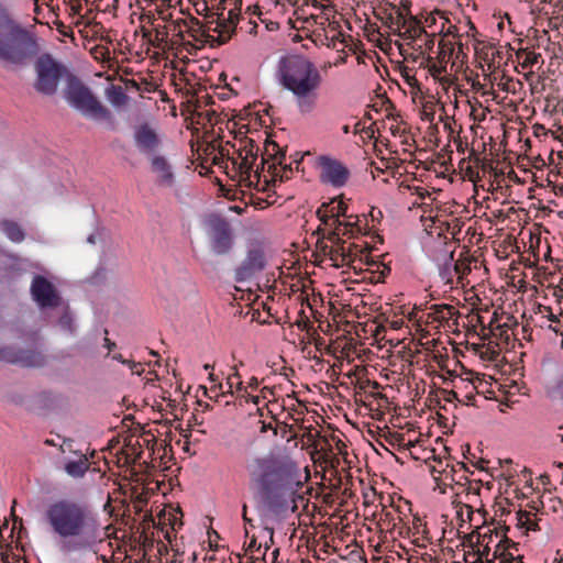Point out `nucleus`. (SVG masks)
I'll use <instances>...</instances> for the list:
<instances>
[{"label": "nucleus", "mask_w": 563, "mask_h": 563, "mask_svg": "<svg viewBox=\"0 0 563 563\" xmlns=\"http://www.w3.org/2000/svg\"><path fill=\"white\" fill-rule=\"evenodd\" d=\"M53 540L64 553L92 551L103 541L104 526L85 500L64 497L49 503L43 515Z\"/></svg>", "instance_id": "f257e3e1"}, {"label": "nucleus", "mask_w": 563, "mask_h": 563, "mask_svg": "<svg viewBox=\"0 0 563 563\" xmlns=\"http://www.w3.org/2000/svg\"><path fill=\"white\" fill-rule=\"evenodd\" d=\"M246 471L250 486L256 490L269 510L276 514L296 511L302 481L295 462L268 454L253 459L246 465Z\"/></svg>", "instance_id": "f03ea898"}, {"label": "nucleus", "mask_w": 563, "mask_h": 563, "mask_svg": "<svg viewBox=\"0 0 563 563\" xmlns=\"http://www.w3.org/2000/svg\"><path fill=\"white\" fill-rule=\"evenodd\" d=\"M276 78L292 95L300 114H310L316 109L322 76L317 65L307 56L292 54L280 57Z\"/></svg>", "instance_id": "7ed1b4c3"}, {"label": "nucleus", "mask_w": 563, "mask_h": 563, "mask_svg": "<svg viewBox=\"0 0 563 563\" xmlns=\"http://www.w3.org/2000/svg\"><path fill=\"white\" fill-rule=\"evenodd\" d=\"M26 32L14 21L8 8L0 3V60L21 65L27 57Z\"/></svg>", "instance_id": "20e7f679"}, {"label": "nucleus", "mask_w": 563, "mask_h": 563, "mask_svg": "<svg viewBox=\"0 0 563 563\" xmlns=\"http://www.w3.org/2000/svg\"><path fill=\"white\" fill-rule=\"evenodd\" d=\"M65 98L73 108L86 117L102 120L111 119V112L103 107L92 95L91 90L75 76H69L67 79Z\"/></svg>", "instance_id": "39448f33"}, {"label": "nucleus", "mask_w": 563, "mask_h": 563, "mask_svg": "<svg viewBox=\"0 0 563 563\" xmlns=\"http://www.w3.org/2000/svg\"><path fill=\"white\" fill-rule=\"evenodd\" d=\"M35 71L34 88L36 91L42 95L52 96L57 91L66 69L49 55H43L35 63Z\"/></svg>", "instance_id": "423d86ee"}, {"label": "nucleus", "mask_w": 563, "mask_h": 563, "mask_svg": "<svg viewBox=\"0 0 563 563\" xmlns=\"http://www.w3.org/2000/svg\"><path fill=\"white\" fill-rule=\"evenodd\" d=\"M316 167L320 183L333 188L344 187L350 178V169L341 161L328 155L318 156Z\"/></svg>", "instance_id": "0eeeda50"}, {"label": "nucleus", "mask_w": 563, "mask_h": 563, "mask_svg": "<svg viewBox=\"0 0 563 563\" xmlns=\"http://www.w3.org/2000/svg\"><path fill=\"white\" fill-rule=\"evenodd\" d=\"M328 240L332 245L327 246L324 251L334 267L339 268L351 265L356 260L358 253L357 246L342 240L340 232L331 231L328 235Z\"/></svg>", "instance_id": "6e6552de"}, {"label": "nucleus", "mask_w": 563, "mask_h": 563, "mask_svg": "<svg viewBox=\"0 0 563 563\" xmlns=\"http://www.w3.org/2000/svg\"><path fill=\"white\" fill-rule=\"evenodd\" d=\"M265 265L266 260L263 250L260 247L250 249L245 258L235 268V282L243 283L254 278L265 268Z\"/></svg>", "instance_id": "1a4fd4ad"}, {"label": "nucleus", "mask_w": 563, "mask_h": 563, "mask_svg": "<svg viewBox=\"0 0 563 563\" xmlns=\"http://www.w3.org/2000/svg\"><path fill=\"white\" fill-rule=\"evenodd\" d=\"M133 140L140 153L152 157L162 145V137L154 126L148 123L139 124L134 129Z\"/></svg>", "instance_id": "9d476101"}, {"label": "nucleus", "mask_w": 563, "mask_h": 563, "mask_svg": "<svg viewBox=\"0 0 563 563\" xmlns=\"http://www.w3.org/2000/svg\"><path fill=\"white\" fill-rule=\"evenodd\" d=\"M30 290L33 300L41 308H54L59 305V296L54 285L42 275L34 276Z\"/></svg>", "instance_id": "9b49d317"}, {"label": "nucleus", "mask_w": 563, "mask_h": 563, "mask_svg": "<svg viewBox=\"0 0 563 563\" xmlns=\"http://www.w3.org/2000/svg\"><path fill=\"white\" fill-rule=\"evenodd\" d=\"M0 361L26 367H37L45 363V357L38 350H19L13 346H4L0 349Z\"/></svg>", "instance_id": "f8f14e48"}, {"label": "nucleus", "mask_w": 563, "mask_h": 563, "mask_svg": "<svg viewBox=\"0 0 563 563\" xmlns=\"http://www.w3.org/2000/svg\"><path fill=\"white\" fill-rule=\"evenodd\" d=\"M151 170L155 174L158 187L172 188L176 184V176L169 161L163 155L150 157Z\"/></svg>", "instance_id": "ddd939ff"}, {"label": "nucleus", "mask_w": 563, "mask_h": 563, "mask_svg": "<svg viewBox=\"0 0 563 563\" xmlns=\"http://www.w3.org/2000/svg\"><path fill=\"white\" fill-rule=\"evenodd\" d=\"M233 246L232 230L228 222L222 221L213 229L211 250L217 255L228 254Z\"/></svg>", "instance_id": "4468645a"}, {"label": "nucleus", "mask_w": 563, "mask_h": 563, "mask_svg": "<svg viewBox=\"0 0 563 563\" xmlns=\"http://www.w3.org/2000/svg\"><path fill=\"white\" fill-rule=\"evenodd\" d=\"M240 162L236 163L239 165L240 173L243 177L251 179L252 175L258 179V167L255 168V164L257 161V152L253 151V146L251 148L245 150L244 152L239 153Z\"/></svg>", "instance_id": "2eb2a0df"}, {"label": "nucleus", "mask_w": 563, "mask_h": 563, "mask_svg": "<svg viewBox=\"0 0 563 563\" xmlns=\"http://www.w3.org/2000/svg\"><path fill=\"white\" fill-rule=\"evenodd\" d=\"M422 35L428 36L420 22L412 15L408 16L400 37L405 40L416 41Z\"/></svg>", "instance_id": "dca6fc26"}, {"label": "nucleus", "mask_w": 563, "mask_h": 563, "mask_svg": "<svg viewBox=\"0 0 563 563\" xmlns=\"http://www.w3.org/2000/svg\"><path fill=\"white\" fill-rule=\"evenodd\" d=\"M64 470L69 476L80 478L89 470V461L86 456H80L78 460L68 461Z\"/></svg>", "instance_id": "f3484780"}, {"label": "nucleus", "mask_w": 563, "mask_h": 563, "mask_svg": "<svg viewBox=\"0 0 563 563\" xmlns=\"http://www.w3.org/2000/svg\"><path fill=\"white\" fill-rule=\"evenodd\" d=\"M1 228L7 235V238L14 242L20 243L24 240L25 234L22 228L14 221L11 220H3L1 222Z\"/></svg>", "instance_id": "a211bd4d"}, {"label": "nucleus", "mask_w": 563, "mask_h": 563, "mask_svg": "<svg viewBox=\"0 0 563 563\" xmlns=\"http://www.w3.org/2000/svg\"><path fill=\"white\" fill-rule=\"evenodd\" d=\"M329 207L325 206V202L321 205V207L317 210V216L319 220L330 228L332 231L340 232L341 230V220L334 219L333 216L329 212Z\"/></svg>", "instance_id": "6ab92c4d"}, {"label": "nucleus", "mask_w": 563, "mask_h": 563, "mask_svg": "<svg viewBox=\"0 0 563 563\" xmlns=\"http://www.w3.org/2000/svg\"><path fill=\"white\" fill-rule=\"evenodd\" d=\"M408 16L399 10H396L395 14H390L387 19V26L394 34L400 36L401 31L406 24Z\"/></svg>", "instance_id": "aec40b11"}, {"label": "nucleus", "mask_w": 563, "mask_h": 563, "mask_svg": "<svg viewBox=\"0 0 563 563\" xmlns=\"http://www.w3.org/2000/svg\"><path fill=\"white\" fill-rule=\"evenodd\" d=\"M225 385L229 386V393L231 396L244 390V384L241 379L238 365L232 367V373L227 377Z\"/></svg>", "instance_id": "412c9836"}, {"label": "nucleus", "mask_w": 563, "mask_h": 563, "mask_svg": "<svg viewBox=\"0 0 563 563\" xmlns=\"http://www.w3.org/2000/svg\"><path fill=\"white\" fill-rule=\"evenodd\" d=\"M107 99L115 107L125 103L128 97L121 86L110 85L106 89Z\"/></svg>", "instance_id": "4be33fe9"}, {"label": "nucleus", "mask_w": 563, "mask_h": 563, "mask_svg": "<svg viewBox=\"0 0 563 563\" xmlns=\"http://www.w3.org/2000/svg\"><path fill=\"white\" fill-rule=\"evenodd\" d=\"M268 549L269 545L267 543H265V545L257 543V540L253 537L247 544L246 551L253 560H265Z\"/></svg>", "instance_id": "5701e85b"}, {"label": "nucleus", "mask_w": 563, "mask_h": 563, "mask_svg": "<svg viewBox=\"0 0 563 563\" xmlns=\"http://www.w3.org/2000/svg\"><path fill=\"white\" fill-rule=\"evenodd\" d=\"M539 10L545 15H556L563 12V0H542Z\"/></svg>", "instance_id": "b1692460"}, {"label": "nucleus", "mask_w": 563, "mask_h": 563, "mask_svg": "<svg viewBox=\"0 0 563 563\" xmlns=\"http://www.w3.org/2000/svg\"><path fill=\"white\" fill-rule=\"evenodd\" d=\"M518 58H521L520 65L522 68H532L539 63L541 54L534 51L523 49L517 54Z\"/></svg>", "instance_id": "393cba45"}, {"label": "nucleus", "mask_w": 563, "mask_h": 563, "mask_svg": "<svg viewBox=\"0 0 563 563\" xmlns=\"http://www.w3.org/2000/svg\"><path fill=\"white\" fill-rule=\"evenodd\" d=\"M325 206L329 207V212L334 219L340 220L341 217H346L347 205L344 201L332 199L330 202H325Z\"/></svg>", "instance_id": "a878e982"}, {"label": "nucleus", "mask_w": 563, "mask_h": 563, "mask_svg": "<svg viewBox=\"0 0 563 563\" xmlns=\"http://www.w3.org/2000/svg\"><path fill=\"white\" fill-rule=\"evenodd\" d=\"M507 553L506 549L498 544L493 553V556L489 558V549L486 547L478 555V558L473 563H498V559L495 555Z\"/></svg>", "instance_id": "bb28decb"}, {"label": "nucleus", "mask_w": 563, "mask_h": 563, "mask_svg": "<svg viewBox=\"0 0 563 563\" xmlns=\"http://www.w3.org/2000/svg\"><path fill=\"white\" fill-rule=\"evenodd\" d=\"M345 220H341V230H340V236L341 235H353L355 231L356 222L358 221L357 216L350 214L344 217Z\"/></svg>", "instance_id": "cd10ccee"}, {"label": "nucleus", "mask_w": 563, "mask_h": 563, "mask_svg": "<svg viewBox=\"0 0 563 563\" xmlns=\"http://www.w3.org/2000/svg\"><path fill=\"white\" fill-rule=\"evenodd\" d=\"M430 473L433 476L434 481L441 482L449 477V472L445 468H442V462L439 461L438 465H433L430 467Z\"/></svg>", "instance_id": "c85d7f7f"}, {"label": "nucleus", "mask_w": 563, "mask_h": 563, "mask_svg": "<svg viewBox=\"0 0 563 563\" xmlns=\"http://www.w3.org/2000/svg\"><path fill=\"white\" fill-rule=\"evenodd\" d=\"M113 360H115V361H118V362H120L122 364L129 365V367L131 368L133 374H139L140 375L143 372V368H142L141 364L135 363L133 361H128V360L123 358L122 354H114L113 355Z\"/></svg>", "instance_id": "c756f323"}, {"label": "nucleus", "mask_w": 563, "mask_h": 563, "mask_svg": "<svg viewBox=\"0 0 563 563\" xmlns=\"http://www.w3.org/2000/svg\"><path fill=\"white\" fill-rule=\"evenodd\" d=\"M59 325L71 333L75 331L74 320L69 313H64L60 317Z\"/></svg>", "instance_id": "7c9ffc66"}, {"label": "nucleus", "mask_w": 563, "mask_h": 563, "mask_svg": "<svg viewBox=\"0 0 563 563\" xmlns=\"http://www.w3.org/2000/svg\"><path fill=\"white\" fill-rule=\"evenodd\" d=\"M13 538V528H9V522L5 520L3 525H0V542H7L8 539Z\"/></svg>", "instance_id": "2f4dec72"}, {"label": "nucleus", "mask_w": 563, "mask_h": 563, "mask_svg": "<svg viewBox=\"0 0 563 563\" xmlns=\"http://www.w3.org/2000/svg\"><path fill=\"white\" fill-rule=\"evenodd\" d=\"M210 391L212 394H214V396H218L219 393H221L222 395L230 394L229 393V386H227L225 384H222V383H219V384L212 386L210 388Z\"/></svg>", "instance_id": "473e14b6"}, {"label": "nucleus", "mask_w": 563, "mask_h": 563, "mask_svg": "<svg viewBox=\"0 0 563 563\" xmlns=\"http://www.w3.org/2000/svg\"><path fill=\"white\" fill-rule=\"evenodd\" d=\"M251 393L249 391V387L244 386V390L240 394H235L234 396L240 399H244L245 402H250L251 399Z\"/></svg>", "instance_id": "72a5a7b5"}, {"label": "nucleus", "mask_w": 563, "mask_h": 563, "mask_svg": "<svg viewBox=\"0 0 563 563\" xmlns=\"http://www.w3.org/2000/svg\"><path fill=\"white\" fill-rule=\"evenodd\" d=\"M258 385H260V382L256 377H251L247 382L246 385H244L245 387H249V389L251 390H256L258 388Z\"/></svg>", "instance_id": "f704fd0d"}, {"label": "nucleus", "mask_w": 563, "mask_h": 563, "mask_svg": "<svg viewBox=\"0 0 563 563\" xmlns=\"http://www.w3.org/2000/svg\"><path fill=\"white\" fill-rule=\"evenodd\" d=\"M441 276H442V279H445L446 284H451L452 283L450 269H443L441 272Z\"/></svg>", "instance_id": "c9c22d12"}, {"label": "nucleus", "mask_w": 563, "mask_h": 563, "mask_svg": "<svg viewBox=\"0 0 563 563\" xmlns=\"http://www.w3.org/2000/svg\"><path fill=\"white\" fill-rule=\"evenodd\" d=\"M261 395H262V398L265 399L267 397V395H273V390L269 387H263L261 389Z\"/></svg>", "instance_id": "e433bc0d"}, {"label": "nucleus", "mask_w": 563, "mask_h": 563, "mask_svg": "<svg viewBox=\"0 0 563 563\" xmlns=\"http://www.w3.org/2000/svg\"><path fill=\"white\" fill-rule=\"evenodd\" d=\"M432 69H433V71L435 74H441V73L445 71V66H443V65H440V66L433 65Z\"/></svg>", "instance_id": "4c0bfd02"}, {"label": "nucleus", "mask_w": 563, "mask_h": 563, "mask_svg": "<svg viewBox=\"0 0 563 563\" xmlns=\"http://www.w3.org/2000/svg\"><path fill=\"white\" fill-rule=\"evenodd\" d=\"M104 345L109 351H111L115 346V343L110 341L108 338H104Z\"/></svg>", "instance_id": "58836bf2"}, {"label": "nucleus", "mask_w": 563, "mask_h": 563, "mask_svg": "<svg viewBox=\"0 0 563 563\" xmlns=\"http://www.w3.org/2000/svg\"><path fill=\"white\" fill-rule=\"evenodd\" d=\"M262 395H251L250 401H252L255 405H258L261 402Z\"/></svg>", "instance_id": "ea45409f"}, {"label": "nucleus", "mask_w": 563, "mask_h": 563, "mask_svg": "<svg viewBox=\"0 0 563 563\" xmlns=\"http://www.w3.org/2000/svg\"><path fill=\"white\" fill-rule=\"evenodd\" d=\"M32 3L34 5V9H33L34 13L36 15H38L41 13V5H43L42 2H32Z\"/></svg>", "instance_id": "a19ab883"}, {"label": "nucleus", "mask_w": 563, "mask_h": 563, "mask_svg": "<svg viewBox=\"0 0 563 563\" xmlns=\"http://www.w3.org/2000/svg\"><path fill=\"white\" fill-rule=\"evenodd\" d=\"M246 511H247V507H246V505H243V507H242V517H243V520H244L245 522H250V521H251V519H250V518H247V514H246Z\"/></svg>", "instance_id": "79ce46f5"}, {"label": "nucleus", "mask_w": 563, "mask_h": 563, "mask_svg": "<svg viewBox=\"0 0 563 563\" xmlns=\"http://www.w3.org/2000/svg\"><path fill=\"white\" fill-rule=\"evenodd\" d=\"M556 437L561 439V441L563 442V423H561L559 427H558V430H556Z\"/></svg>", "instance_id": "37998d69"}, {"label": "nucleus", "mask_w": 563, "mask_h": 563, "mask_svg": "<svg viewBox=\"0 0 563 563\" xmlns=\"http://www.w3.org/2000/svg\"><path fill=\"white\" fill-rule=\"evenodd\" d=\"M32 2H42V4L49 5L53 0H31Z\"/></svg>", "instance_id": "c03bdc74"}, {"label": "nucleus", "mask_w": 563, "mask_h": 563, "mask_svg": "<svg viewBox=\"0 0 563 563\" xmlns=\"http://www.w3.org/2000/svg\"><path fill=\"white\" fill-rule=\"evenodd\" d=\"M390 272V268L387 266H384L383 271L380 272V277H384L386 274Z\"/></svg>", "instance_id": "a18cd8bd"}, {"label": "nucleus", "mask_w": 563, "mask_h": 563, "mask_svg": "<svg viewBox=\"0 0 563 563\" xmlns=\"http://www.w3.org/2000/svg\"><path fill=\"white\" fill-rule=\"evenodd\" d=\"M87 241L91 244H93L96 242V236L93 234L89 235Z\"/></svg>", "instance_id": "49530a36"}, {"label": "nucleus", "mask_w": 563, "mask_h": 563, "mask_svg": "<svg viewBox=\"0 0 563 563\" xmlns=\"http://www.w3.org/2000/svg\"><path fill=\"white\" fill-rule=\"evenodd\" d=\"M209 379H210L211 382H217V380H218V379H217V377L214 376V374H213V373H211V372L209 373Z\"/></svg>", "instance_id": "de8ad7c7"}, {"label": "nucleus", "mask_w": 563, "mask_h": 563, "mask_svg": "<svg viewBox=\"0 0 563 563\" xmlns=\"http://www.w3.org/2000/svg\"><path fill=\"white\" fill-rule=\"evenodd\" d=\"M269 541L273 542V529H267Z\"/></svg>", "instance_id": "09e8293b"}, {"label": "nucleus", "mask_w": 563, "mask_h": 563, "mask_svg": "<svg viewBox=\"0 0 563 563\" xmlns=\"http://www.w3.org/2000/svg\"><path fill=\"white\" fill-rule=\"evenodd\" d=\"M453 271H454V273H455V274H459V273H460V271H459V265H457V264H454V265H453Z\"/></svg>", "instance_id": "8fccbe9b"}, {"label": "nucleus", "mask_w": 563, "mask_h": 563, "mask_svg": "<svg viewBox=\"0 0 563 563\" xmlns=\"http://www.w3.org/2000/svg\"><path fill=\"white\" fill-rule=\"evenodd\" d=\"M342 130H343V132H344V133H349V132H350V128H349V125H344V126L342 128Z\"/></svg>", "instance_id": "3c124183"}, {"label": "nucleus", "mask_w": 563, "mask_h": 563, "mask_svg": "<svg viewBox=\"0 0 563 563\" xmlns=\"http://www.w3.org/2000/svg\"><path fill=\"white\" fill-rule=\"evenodd\" d=\"M203 368H205L206 371H210V369H212L213 367H212L211 365H209V364H206V365L203 366Z\"/></svg>", "instance_id": "603ef678"}, {"label": "nucleus", "mask_w": 563, "mask_h": 563, "mask_svg": "<svg viewBox=\"0 0 563 563\" xmlns=\"http://www.w3.org/2000/svg\"><path fill=\"white\" fill-rule=\"evenodd\" d=\"M267 429V426H263L262 431H265Z\"/></svg>", "instance_id": "864d4df0"}, {"label": "nucleus", "mask_w": 563, "mask_h": 563, "mask_svg": "<svg viewBox=\"0 0 563 563\" xmlns=\"http://www.w3.org/2000/svg\"><path fill=\"white\" fill-rule=\"evenodd\" d=\"M451 308L452 307H450V306H445V309L449 310V311L451 310Z\"/></svg>", "instance_id": "5fc2aeb1"}]
</instances>
